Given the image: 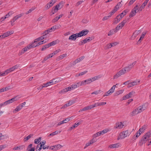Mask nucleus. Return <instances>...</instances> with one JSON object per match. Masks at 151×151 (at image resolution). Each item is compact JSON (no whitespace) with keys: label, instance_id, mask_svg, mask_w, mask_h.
Instances as JSON below:
<instances>
[{"label":"nucleus","instance_id":"aec40b11","mask_svg":"<svg viewBox=\"0 0 151 151\" xmlns=\"http://www.w3.org/2000/svg\"><path fill=\"white\" fill-rule=\"evenodd\" d=\"M140 32V30H137L135 32H134L133 34V35L132 36V37H134V38H135L137 36L138 34Z\"/></svg>","mask_w":151,"mask_h":151},{"label":"nucleus","instance_id":"7c9ffc66","mask_svg":"<svg viewBox=\"0 0 151 151\" xmlns=\"http://www.w3.org/2000/svg\"><path fill=\"white\" fill-rule=\"evenodd\" d=\"M50 47L48 45V44L46 45L43 46V47H42L41 50L42 51H43L45 50L46 49Z\"/></svg>","mask_w":151,"mask_h":151},{"label":"nucleus","instance_id":"de8ad7c7","mask_svg":"<svg viewBox=\"0 0 151 151\" xmlns=\"http://www.w3.org/2000/svg\"><path fill=\"white\" fill-rule=\"evenodd\" d=\"M101 78V76L99 75L97 76H95L93 77H92L94 81H96Z\"/></svg>","mask_w":151,"mask_h":151},{"label":"nucleus","instance_id":"c756f323","mask_svg":"<svg viewBox=\"0 0 151 151\" xmlns=\"http://www.w3.org/2000/svg\"><path fill=\"white\" fill-rule=\"evenodd\" d=\"M19 99V98L17 96H15L14 98H12L10 100L11 101V103H12L14 101L17 100Z\"/></svg>","mask_w":151,"mask_h":151},{"label":"nucleus","instance_id":"72a5a7b5","mask_svg":"<svg viewBox=\"0 0 151 151\" xmlns=\"http://www.w3.org/2000/svg\"><path fill=\"white\" fill-rule=\"evenodd\" d=\"M41 137H39L37 139H36L34 140V143L36 144H38L41 140Z\"/></svg>","mask_w":151,"mask_h":151},{"label":"nucleus","instance_id":"b1692460","mask_svg":"<svg viewBox=\"0 0 151 151\" xmlns=\"http://www.w3.org/2000/svg\"><path fill=\"white\" fill-rule=\"evenodd\" d=\"M148 139L151 137V131H149L147 132L144 135Z\"/></svg>","mask_w":151,"mask_h":151},{"label":"nucleus","instance_id":"a18cd8bd","mask_svg":"<svg viewBox=\"0 0 151 151\" xmlns=\"http://www.w3.org/2000/svg\"><path fill=\"white\" fill-rule=\"evenodd\" d=\"M48 34L47 32H46L45 31L44 32L43 34V35L41 36L42 37H43V39L47 37V35Z\"/></svg>","mask_w":151,"mask_h":151},{"label":"nucleus","instance_id":"cd10ccee","mask_svg":"<svg viewBox=\"0 0 151 151\" xmlns=\"http://www.w3.org/2000/svg\"><path fill=\"white\" fill-rule=\"evenodd\" d=\"M141 133H141L140 132H139V130H138L136 133L135 135H134L133 137V139H136V138L139 137Z\"/></svg>","mask_w":151,"mask_h":151},{"label":"nucleus","instance_id":"473e14b6","mask_svg":"<svg viewBox=\"0 0 151 151\" xmlns=\"http://www.w3.org/2000/svg\"><path fill=\"white\" fill-rule=\"evenodd\" d=\"M146 32H143V33H142V34L141 35V36H140V38L138 42H140V40H142L143 39V38L145 37V35H146Z\"/></svg>","mask_w":151,"mask_h":151},{"label":"nucleus","instance_id":"f704fd0d","mask_svg":"<svg viewBox=\"0 0 151 151\" xmlns=\"http://www.w3.org/2000/svg\"><path fill=\"white\" fill-rule=\"evenodd\" d=\"M101 135V133L100 132V131L96 133V134H94L93 136V137H96L99 136H100Z\"/></svg>","mask_w":151,"mask_h":151},{"label":"nucleus","instance_id":"3c124183","mask_svg":"<svg viewBox=\"0 0 151 151\" xmlns=\"http://www.w3.org/2000/svg\"><path fill=\"white\" fill-rule=\"evenodd\" d=\"M97 141L96 139V137H93L92 139L91 140H90V142H91V143L92 144L93 143L96 142Z\"/></svg>","mask_w":151,"mask_h":151},{"label":"nucleus","instance_id":"9d476101","mask_svg":"<svg viewBox=\"0 0 151 151\" xmlns=\"http://www.w3.org/2000/svg\"><path fill=\"white\" fill-rule=\"evenodd\" d=\"M140 82V81L137 80L134 81L129 83V86H128V88L130 87L135 85H136L139 84Z\"/></svg>","mask_w":151,"mask_h":151},{"label":"nucleus","instance_id":"393cba45","mask_svg":"<svg viewBox=\"0 0 151 151\" xmlns=\"http://www.w3.org/2000/svg\"><path fill=\"white\" fill-rule=\"evenodd\" d=\"M72 86V89H74L80 86V85L78 82L76 83V84H73L71 85Z\"/></svg>","mask_w":151,"mask_h":151},{"label":"nucleus","instance_id":"f3484780","mask_svg":"<svg viewBox=\"0 0 151 151\" xmlns=\"http://www.w3.org/2000/svg\"><path fill=\"white\" fill-rule=\"evenodd\" d=\"M129 10L128 9H126L123 11L122 13L119 14L120 16V17L122 16V18L124 16H125L127 13L129 12Z\"/></svg>","mask_w":151,"mask_h":151},{"label":"nucleus","instance_id":"2f4dec72","mask_svg":"<svg viewBox=\"0 0 151 151\" xmlns=\"http://www.w3.org/2000/svg\"><path fill=\"white\" fill-rule=\"evenodd\" d=\"M135 94V92L133 91H132L130 92L128 94L129 98H130L132 97Z\"/></svg>","mask_w":151,"mask_h":151},{"label":"nucleus","instance_id":"4468645a","mask_svg":"<svg viewBox=\"0 0 151 151\" xmlns=\"http://www.w3.org/2000/svg\"><path fill=\"white\" fill-rule=\"evenodd\" d=\"M139 112L137 108L134 110L130 114L132 116H135L139 113Z\"/></svg>","mask_w":151,"mask_h":151},{"label":"nucleus","instance_id":"ea45409f","mask_svg":"<svg viewBox=\"0 0 151 151\" xmlns=\"http://www.w3.org/2000/svg\"><path fill=\"white\" fill-rule=\"evenodd\" d=\"M117 84H116L115 85H114L109 90V92H111V93H113L114 92V89L115 88Z\"/></svg>","mask_w":151,"mask_h":151},{"label":"nucleus","instance_id":"6ab92c4d","mask_svg":"<svg viewBox=\"0 0 151 151\" xmlns=\"http://www.w3.org/2000/svg\"><path fill=\"white\" fill-rule=\"evenodd\" d=\"M116 32H116L115 29H112L109 31L108 32V36H111L113 35Z\"/></svg>","mask_w":151,"mask_h":151},{"label":"nucleus","instance_id":"6e6d98bb","mask_svg":"<svg viewBox=\"0 0 151 151\" xmlns=\"http://www.w3.org/2000/svg\"><path fill=\"white\" fill-rule=\"evenodd\" d=\"M59 19L58 18V17H56L52 20V22L53 23L55 22H57Z\"/></svg>","mask_w":151,"mask_h":151},{"label":"nucleus","instance_id":"680f3d73","mask_svg":"<svg viewBox=\"0 0 151 151\" xmlns=\"http://www.w3.org/2000/svg\"><path fill=\"white\" fill-rule=\"evenodd\" d=\"M111 93V92H109V91H108L105 93V94L103 95V96L104 97L105 96H107L109 95H110Z\"/></svg>","mask_w":151,"mask_h":151},{"label":"nucleus","instance_id":"412c9836","mask_svg":"<svg viewBox=\"0 0 151 151\" xmlns=\"http://www.w3.org/2000/svg\"><path fill=\"white\" fill-rule=\"evenodd\" d=\"M61 132V131L58 130H56L55 131V132H54L51 134H50L48 136H54L56 134H58L59 133H60Z\"/></svg>","mask_w":151,"mask_h":151},{"label":"nucleus","instance_id":"79ce46f5","mask_svg":"<svg viewBox=\"0 0 151 151\" xmlns=\"http://www.w3.org/2000/svg\"><path fill=\"white\" fill-rule=\"evenodd\" d=\"M122 29V28L120 27V26L118 24V25L114 29L115 30L116 32H117L119 30Z\"/></svg>","mask_w":151,"mask_h":151},{"label":"nucleus","instance_id":"dca6fc26","mask_svg":"<svg viewBox=\"0 0 151 151\" xmlns=\"http://www.w3.org/2000/svg\"><path fill=\"white\" fill-rule=\"evenodd\" d=\"M67 56V54H63L58 57L56 59V60L57 61H59L62 59L66 57Z\"/></svg>","mask_w":151,"mask_h":151},{"label":"nucleus","instance_id":"c85d7f7f","mask_svg":"<svg viewBox=\"0 0 151 151\" xmlns=\"http://www.w3.org/2000/svg\"><path fill=\"white\" fill-rule=\"evenodd\" d=\"M33 134H30L26 138H24V141H26L29 139L31 137L33 136Z\"/></svg>","mask_w":151,"mask_h":151},{"label":"nucleus","instance_id":"0eeeda50","mask_svg":"<svg viewBox=\"0 0 151 151\" xmlns=\"http://www.w3.org/2000/svg\"><path fill=\"white\" fill-rule=\"evenodd\" d=\"M148 139H148L147 137L144 135L139 141V145L140 146L142 145L143 144H145Z\"/></svg>","mask_w":151,"mask_h":151},{"label":"nucleus","instance_id":"1a4fd4ad","mask_svg":"<svg viewBox=\"0 0 151 151\" xmlns=\"http://www.w3.org/2000/svg\"><path fill=\"white\" fill-rule=\"evenodd\" d=\"M124 74V72H123L121 69L119 71L117 72L116 75L114 76L113 79H116L119 76H120L121 75Z\"/></svg>","mask_w":151,"mask_h":151},{"label":"nucleus","instance_id":"58836bf2","mask_svg":"<svg viewBox=\"0 0 151 151\" xmlns=\"http://www.w3.org/2000/svg\"><path fill=\"white\" fill-rule=\"evenodd\" d=\"M124 90H120L116 91L115 93V96H117L122 93L124 92Z\"/></svg>","mask_w":151,"mask_h":151},{"label":"nucleus","instance_id":"13d9d810","mask_svg":"<svg viewBox=\"0 0 151 151\" xmlns=\"http://www.w3.org/2000/svg\"><path fill=\"white\" fill-rule=\"evenodd\" d=\"M56 0H51L49 3V4L51 6H52L56 2Z\"/></svg>","mask_w":151,"mask_h":151},{"label":"nucleus","instance_id":"4be33fe9","mask_svg":"<svg viewBox=\"0 0 151 151\" xmlns=\"http://www.w3.org/2000/svg\"><path fill=\"white\" fill-rule=\"evenodd\" d=\"M24 147L23 146H21L19 147H15L13 148V150H22Z\"/></svg>","mask_w":151,"mask_h":151},{"label":"nucleus","instance_id":"49530a36","mask_svg":"<svg viewBox=\"0 0 151 151\" xmlns=\"http://www.w3.org/2000/svg\"><path fill=\"white\" fill-rule=\"evenodd\" d=\"M101 91V90H97V91H94L91 94H95L96 95H97V94H99L100 93V92Z\"/></svg>","mask_w":151,"mask_h":151},{"label":"nucleus","instance_id":"9b49d317","mask_svg":"<svg viewBox=\"0 0 151 151\" xmlns=\"http://www.w3.org/2000/svg\"><path fill=\"white\" fill-rule=\"evenodd\" d=\"M146 108L147 107L145 106V104H143L139 106L137 109H138L139 112L140 113L146 109Z\"/></svg>","mask_w":151,"mask_h":151},{"label":"nucleus","instance_id":"69168bd1","mask_svg":"<svg viewBox=\"0 0 151 151\" xmlns=\"http://www.w3.org/2000/svg\"><path fill=\"white\" fill-rule=\"evenodd\" d=\"M58 9H59L58 7H56V6L54 9H53V10L54 11V13H53V14H54L56 12Z\"/></svg>","mask_w":151,"mask_h":151},{"label":"nucleus","instance_id":"4c0bfd02","mask_svg":"<svg viewBox=\"0 0 151 151\" xmlns=\"http://www.w3.org/2000/svg\"><path fill=\"white\" fill-rule=\"evenodd\" d=\"M57 40H55L52 41V42L48 44L49 45L50 47L52 46H53L57 44Z\"/></svg>","mask_w":151,"mask_h":151},{"label":"nucleus","instance_id":"603ef678","mask_svg":"<svg viewBox=\"0 0 151 151\" xmlns=\"http://www.w3.org/2000/svg\"><path fill=\"white\" fill-rule=\"evenodd\" d=\"M60 49H58L57 50H56L54 51L53 53H52V54L53 55H54L57 54L58 52H60Z\"/></svg>","mask_w":151,"mask_h":151},{"label":"nucleus","instance_id":"e2e57ef3","mask_svg":"<svg viewBox=\"0 0 151 151\" xmlns=\"http://www.w3.org/2000/svg\"><path fill=\"white\" fill-rule=\"evenodd\" d=\"M7 34L8 35V36L13 34L14 33V31L12 30H11L9 31H8L6 32Z\"/></svg>","mask_w":151,"mask_h":151},{"label":"nucleus","instance_id":"864d4df0","mask_svg":"<svg viewBox=\"0 0 151 151\" xmlns=\"http://www.w3.org/2000/svg\"><path fill=\"white\" fill-rule=\"evenodd\" d=\"M87 70H85L84 71L80 73H79V74L78 75V76H83V75L85 74L87 72Z\"/></svg>","mask_w":151,"mask_h":151},{"label":"nucleus","instance_id":"20e7f679","mask_svg":"<svg viewBox=\"0 0 151 151\" xmlns=\"http://www.w3.org/2000/svg\"><path fill=\"white\" fill-rule=\"evenodd\" d=\"M124 126V122H117L114 128L115 129H121L123 128Z\"/></svg>","mask_w":151,"mask_h":151},{"label":"nucleus","instance_id":"f03ea898","mask_svg":"<svg viewBox=\"0 0 151 151\" xmlns=\"http://www.w3.org/2000/svg\"><path fill=\"white\" fill-rule=\"evenodd\" d=\"M139 11H140V8L138 5H136L132 9L129 14V17H133Z\"/></svg>","mask_w":151,"mask_h":151},{"label":"nucleus","instance_id":"ddd939ff","mask_svg":"<svg viewBox=\"0 0 151 151\" xmlns=\"http://www.w3.org/2000/svg\"><path fill=\"white\" fill-rule=\"evenodd\" d=\"M78 37L77 34V33H76L73 34L70 36L69 38V40H75Z\"/></svg>","mask_w":151,"mask_h":151},{"label":"nucleus","instance_id":"2eb2a0df","mask_svg":"<svg viewBox=\"0 0 151 151\" xmlns=\"http://www.w3.org/2000/svg\"><path fill=\"white\" fill-rule=\"evenodd\" d=\"M22 15H23L22 14H20L17 15L12 19V21L13 22H15L18 18L21 17L22 16Z\"/></svg>","mask_w":151,"mask_h":151},{"label":"nucleus","instance_id":"6e6552de","mask_svg":"<svg viewBox=\"0 0 151 151\" xmlns=\"http://www.w3.org/2000/svg\"><path fill=\"white\" fill-rule=\"evenodd\" d=\"M121 145L120 143H117L114 144L110 145L108 146V148H109L111 149L121 147Z\"/></svg>","mask_w":151,"mask_h":151},{"label":"nucleus","instance_id":"0e129e2a","mask_svg":"<svg viewBox=\"0 0 151 151\" xmlns=\"http://www.w3.org/2000/svg\"><path fill=\"white\" fill-rule=\"evenodd\" d=\"M83 2V1H78L76 4V6H78V5L81 4Z\"/></svg>","mask_w":151,"mask_h":151},{"label":"nucleus","instance_id":"09e8293b","mask_svg":"<svg viewBox=\"0 0 151 151\" xmlns=\"http://www.w3.org/2000/svg\"><path fill=\"white\" fill-rule=\"evenodd\" d=\"M106 102H101V103H97V106H103L104 105L106 104Z\"/></svg>","mask_w":151,"mask_h":151},{"label":"nucleus","instance_id":"c03bdc74","mask_svg":"<svg viewBox=\"0 0 151 151\" xmlns=\"http://www.w3.org/2000/svg\"><path fill=\"white\" fill-rule=\"evenodd\" d=\"M75 102V101L74 100H72L71 101H69L68 103L67 104V105H68V106H71V105L73 104Z\"/></svg>","mask_w":151,"mask_h":151},{"label":"nucleus","instance_id":"a19ab883","mask_svg":"<svg viewBox=\"0 0 151 151\" xmlns=\"http://www.w3.org/2000/svg\"><path fill=\"white\" fill-rule=\"evenodd\" d=\"M55 82L56 83L61 81L63 79L62 78H54Z\"/></svg>","mask_w":151,"mask_h":151},{"label":"nucleus","instance_id":"bb28decb","mask_svg":"<svg viewBox=\"0 0 151 151\" xmlns=\"http://www.w3.org/2000/svg\"><path fill=\"white\" fill-rule=\"evenodd\" d=\"M22 106H20L19 105L17 106L16 108L13 111L14 113L16 112H18L20 111L22 109Z\"/></svg>","mask_w":151,"mask_h":151},{"label":"nucleus","instance_id":"a878e982","mask_svg":"<svg viewBox=\"0 0 151 151\" xmlns=\"http://www.w3.org/2000/svg\"><path fill=\"white\" fill-rule=\"evenodd\" d=\"M127 21L126 19L124 20L121 22L119 24L120 26V27L122 28L124 26L125 23L127 22Z\"/></svg>","mask_w":151,"mask_h":151},{"label":"nucleus","instance_id":"8fccbe9b","mask_svg":"<svg viewBox=\"0 0 151 151\" xmlns=\"http://www.w3.org/2000/svg\"><path fill=\"white\" fill-rule=\"evenodd\" d=\"M84 81H85V80L82 81H80V82H78V83H79V84L80 85V86H81L82 85H86L85 82H84Z\"/></svg>","mask_w":151,"mask_h":151},{"label":"nucleus","instance_id":"774afa93","mask_svg":"<svg viewBox=\"0 0 151 151\" xmlns=\"http://www.w3.org/2000/svg\"><path fill=\"white\" fill-rule=\"evenodd\" d=\"M110 17V16H105L103 18L102 20L104 21L107 20Z\"/></svg>","mask_w":151,"mask_h":151},{"label":"nucleus","instance_id":"7ed1b4c3","mask_svg":"<svg viewBox=\"0 0 151 151\" xmlns=\"http://www.w3.org/2000/svg\"><path fill=\"white\" fill-rule=\"evenodd\" d=\"M136 61L130 64L127 66L125 67L122 70L124 72V73H125L126 72H127L130 71L131 70L132 68L134 65L136 64Z\"/></svg>","mask_w":151,"mask_h":151},{"label":"nucleus","instance_id":"f257e3e1","mask_svg":"<svg viewBox=\"0 0 151 151\" xmlns=\"http://www.w3.org/2000/svg\"><path fill=\"white\" fill-rule=\"evenodd\" d=\"M131 132L128 130L124 131L120 133L119 136L118 137L117 139H123L125 138L127 136H129Z\"/></svg>","mask_w":151,"mask_h":151},{"label":"nucleus","instance_id":"37998d69","mask_svg":"<svg viewBox=\"0 0 151 151\" xmlns=\"http://www.w3.org/2000/svg\"><path fill=\"white\" fill-rule=\"evenodd\" d=\"M109 131V130L107 129H105L103 130L100 131L101 133V135L103 134L107 133Z\"/></svg>","mask_w":151,"mask_h":151},{"label":"nucleus","instance_id":"5701e85b","mask_svg":"<svg viewBox=\"0 0 151 151\" xmlns=\"http://www.w3.org/2000/svg\"><path fill=\"white\" fill-rule=\"evenodd\" d=\"M64 3L63 1L60 2L58 4L56 5V7H58L59 9L62 8L64 4Z\"/></svg>","mask_w":151,"mask_h":151},{"label":"nucleus","instance_id":"c9c22d12","mask_svg":"<svg viewBox=\"0 0 151 151\" xmlns=\"http://www.w3.org/2000/svg\"><path fill=\"white\" fill-rule=\"evenodd\" d=\"M111 47H112V45L110 43L107 44V45L105 47L104 49L105 50H107L108 49L111 48Z\"/></svg>","mask_w":151,"mask_h":151},{"label":"nucleus","instance_id":"bf43d9fd","mask_svg":"<svg viewBox=\"0 0 151 151\" xmlns=\"http://www.w3.org/2000/svg\"><path fill=\"white\" fill-rule=\"evenodd\" d=\"M35 9V8H32L31 9H30L29 10V11H27V12L26 13V14H28L29 13H31L32 11L34 10Z\"/></svg>","mask_w":151,"mask_h":151},{"label":"nucleus","instance_id":"e433bc0d","mask_svg":"<svg viewBox=\"0 0 151 151\" xmlns=\"http://www.w3.org/2000/svg\"><path fill=\"white\" fill-rule=\"evenodd\" d=\"M43 39V37H42L41 36L35 40L34 41V43H35L38 41H39L40 40H41Z\"/></svg>","mask_w":151,"mask_h":151},{"label":"nucleus","instance_id":"f8f14e48","mask_svg":"<svg viewBox=\"0 0 151 151\" xmlns=\"http://www.w3.org/2000/svg\"><path fill=\"white\" fill-rule=\"evenodd\" d=\"M85 58V56H83L79 58H78L75 60L73 62V63L72 64L73 65H76L77 63L81 61L83 59H84Z\"/></svg>","mask_w":151,"mask_h":151},{"label":"nucleus","instance_id":"052dcab7","mask_svg":"<svg viewBox=\"0 0 151 151\" xmlns=\"http://www.w3.org/2000/svg\"><path fill=\"white\" fill-rule=\"evenodd\" d=\"M34 42L32 43V44H31V46L32 47L34 48V47H35L37 46H38V45H37V43L35 44H34Z\"/></svg>","mask_w":151,"mask_h":151},{"label":"nucleus","instance_id":"39448f33","mask_svg":"<svg viewBox=\"0 0 151 151\" xmlns=\"http://www.w3.org/2000/svg\"><path fill=\"white\" fill-rule=\"evenodd\" d=\"M89 31L87 29L83 30L79 32L78 33H77L78 37L84 36L86 35L88 32Z\"/></svg>","mask_w":151,"mask_h":151},{"label":"nucleus","instance_id":"4d7b16f0","mask_svg":"<svg viewBox=\"0 0 151 151\" xmlns=\"http://www.w3.org/2000/svg\"><path fill=\"white\" fill-rule=\"evenodd\" d=\"M146 5L144 3H143L142 4V5L140 7V11H141L142 10V9H143L145 8V6Z\"/></svg>","mask_w":151,"mask_h":151},{"label":"nucleus","instance_id":"338daca9","mask_svg":"<svg viewBox=\"0 0 151 151\" xmlns=\"http://www.w3.org/2000/svg\"><path fill=\"white\" fill-rule=\"evenodd\" d=\"M51 6H52L51 4H50L49 3H48L46 5L45 7L47 9H48Z\"/></svg>","mask_w":151,"mask_h":151},{"label":"nucleus","instance_id":"423d86ee","mask_svg":"<svg viewBox=\"0 0 151 151\" xmlns=\"http://www.w3.org/2000/svg\"><path fill=\"white\" fill-rule=\"evenodd\" d=\"M122 16L120 17L119 15H118L115 18L113 21V24H116L119 23L120 20L122 19Z\"/></svg>","mask_w":151,"mask_h":151},{"label":"nucleus","instance_id":"a211bd4d","mask_svg":"<svg viewBox=\"0 0 151 151\" xmlns=\"http://www.w3.org/2000/svg\"><path fill=\"white\" fill-rule=\"evenodd\" d=\"M147 126L146 125H144L139 129V132H140L141 133H142L145 131L147 129Z\"/></svg>","mask_w":151,"mask_h":151},{"label":"nucleus","instance_id":"5fc2aeb1","mask_svg":"<svg viewBox=\"0 0 151 151\" xmlns=\"http://www.w3.org/2000/svg\"><path fill=\"white\" fill-rule=\"evenodd\" d=\"M92 144L91 143V142H90V140L88 142V143H87L86 144L84 148V149L86 148V147L89 146L90 145H91V144Z\"/></svg>","mask_w":151,"mask_h":151}]
</instances>
